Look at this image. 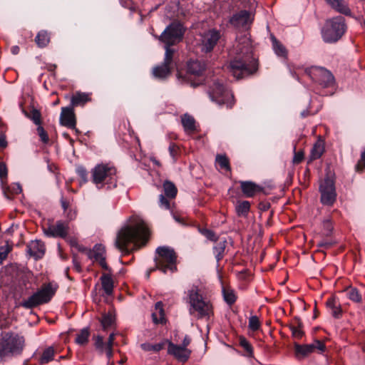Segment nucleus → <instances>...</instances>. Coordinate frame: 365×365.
Returning <instances> with one entry per match:
<instances>
[{
    "mask_svg": "<svg viewBox=\"0 0 365 365\" xmlns=\"http://www.w3.org/2000/svg\"><path fill=\"white\" fill-rule=\"evenodd\" d=\"M235 208L238 217H247L250 210V203L247 200L237 201Z\"/></svg>",
    "mask_w": 365,
    "mask_h": 365,
    "instance_id": "nucleus-34",
    "label": "nucleus"
},
{
    "mask_svg": "<svg viewBox=\"0 0 365 365\" xmlns=\"http://www.w3.org/2000/svg\"><path fill=\"white\" fill-rule=\"evenodd\" d=\"M171 46H168V45L165 44L164 48L165 50V57H164L163 62H165V63H168L172 67H174L173 56L175 53V50L174 48H171Z\"/></svg>",
    "mask_w": 365,
    "mask_h": 365,
    "instance_id": "nucleus-43",
    "label": "nucleus"
},
{
    "mask_svg": "<svg viewBox=\"0 0 365 365\" xmlns=\"http://www.w3.org/2000/svg\"><path fill=\"white\" fill-rule=\"evenodd\" d=\"M221 38L220 32L215 29H209L201 35V50L207 53L213 51Z\"/></svg>",
    "mask_w": 365,
    "mask_h": 365,
    "instance_id": "nucleus-15",
    "label": "nucleus"
},
{
    "mask_svg": "<svg viewBox=\"0 0 365 365\" xmlns=\"http://www.w3.org/2000/svg\"><path fill=\"white\" fill-rule=\"evenodd\" d=\"M320 201L324 205L332 206L336 200V192L333 180L324 179L319 185Z\"/></svg>",
    "mask_w": 365,
    "mask_h": 365,
    "instance_id": "nucleus-12",
    "label": "nucleus"
},
{
    "mask_svg": "<svg viewBox=\"0 0 365 365\" xmlns=\"http://www.w3.org/2000/svg\"><path fill=\"white\" fill-rule=\"evenodd\" d=\"M115 315L111 312H109L108 313L103 314L101 319H100L103 330H107L108 329L112 327L115 323Z\"/></svg>",
    "mask_w": 365,
    "mask_h": 365,
    "instance_id": "nucleus-36",
    "label": "nucleus"
},
{
    "mask_svg": "<svg viewBox=\"0 0 365 365\" xmlns=\"http://www.w3.org/2000/svg\"><path fill=\"white\" fill-rule=\"evenodd\" d=\"M168 341H163V342H160V343H158L156 344H153V351H159L162 350L164 348L165 344H168Z\"/></svg>",
    "mask_w": 365,
    "mask_h": 365,
    "instance_id": "nucleus-61",
    "label": "nucleus"
},
{
    "mask_svg": "<svg viewBox=\"0 0 365 365\" xmlns=\"http://www.w3.org/2000/svg\"><path fill=\"white\" fill-rule=\"evenodd\" d=\"M77 173L78 175V176L84 181V182H86L87 181V175H88V173H87V170H86V168H84L83 167H78L77 168Z\"/></svg>",
    "mask_w": 365,
    "mask_h": 365,
    "instance_id": "nucleus-54",
    "label": "nucleus"
},
{
    "mask_svg": "<svg viewBox=\"0 0 365 365\" xmlns=\"http://www.w3.org/2000/svg\"><path fill=\"white\" fill-rule=\"evenodd\" d=\"M271 41L272 48L276 55L284 59L287 58L288 51L286 47L273 35L271 36Z\"/></svg>",
    "mask_w": 365,
    "mask_h": 365,
    "instance_id": "nucleus-31",
    "label": "nucleus"
},
{
    "mask_svg": "<svg viewBox=\"0 0 365 365\" xmlns=\"http://www.w3.org/2000/svg\"><path fill=\"white\" fill-rule=\"evenodd\" d=\"M28 252L35 259L41 258L45 254V245L41 240H32L27 245Z\"/></svg>",
    "mask_w": 365,
    "mask_h": 365,
    "instance_id": "nucleus-24",
    "label": "nucleus"
},
{
    "mask_svg": "<svg viewBox=\"0 0 365 365\" xmlns=\"http://www.w3.org/2000/svg\"><path fill=\"white\" fill-rule=\"evenodd\" d=\"M90 336L89 329L88 327L83 328L76 335L75 341L76 344L83 346L86 345L88 341V337Z\"/></svg>",
    "mask_w": 365,
    "mask_h": 365,
    "instance_id": "nucleus-41",
    "label": "nucleus"
},
{
    "mask_svg": "<svg viewBox=\"0 0 365 365\" xmlns=\"http://www.w3.org/2000/svg\"><path fill=\"white\" fill-rule=\"evenodd\" d=\"M140 347L143 350L145 351H153V344L150 343H144L140 345Z\"/></svg>",
    "mask_w": 365,
    "mask_h": 365,
    "instance_id": "nucleus-62",
    "label": "nucleus"
},
{
    "mask_svg": "<svg viewBox=\"0 0 365 365\" xmlns=\"http://www.w3.org/2000/svg\"><path fill=\"white\" fill-rule=\"evenodd\" d=\"M259 68L258 60L253 56L249 47H244L230 62V70L237 79H242L255 74Z\"/></svg>",
    "mask_w": 365,
    "mask_h": 365,
    "instance_id": "nucleus-2",
    "label": "nucleus"
},
{
    "mask_svg": "<svg viewBox=\"0 0 365 365\" xmlns=\"http://www.w3.org/2000/svg\"><path fill=\"white\" fill-rule=\"evenodd\" d=\"M355 168L356 170L359 173L362 172L363 170L365 168V151L361 153L360 160L356 165Z\"/></svg>",
    "mask_w": 365,
    "mask_h": 365,
    "instance_id": "nucleus-52",
    "label": "nucleus"
},
{
    "mask_svg": "<svg viewBox=\"0 0 365 365\" xmlns=\"http://www.w3.org/2000/svg\"><path fill=\"white\" fill-rule=\"evenodd\" d=\"M60 123L62 125L77 131L76 115H60Z\"/></svg>",
    "mask_w": 365,
    "mask_h": 365,
    "instance_id": "nucleus-40",
    "label": "nucleus"
},
{
    "mask_svg": "<svg viewBox=\"0 0 365 365\" xmlns=\"http://www.w3.org/2000/svg\"><path fill=\"white\" fill-rule=\"evenodd\" d=\"M304 159V153L302 151L297 152L294 153L293 158V163L294 164L300 163Z\"/></svg>",
    "mask_w": 365,
    "mask_h": 365,
    "instance_id": "nucleus-57",
    "label": "nucleus"
},
{
    "mask_svg": "<svg viewBox=\"0 0 365 365\" xmlns=\"http://www.w3.org/2000/svg\"><path fill=\"white\" fill-rule=\"evenodd\" d=\"M91 101V93L77 91L71 98V105L75 107H83Z\"/></svg>",
    "mask_w": 365,
    "mask_h": 365,
    "instance_id": "nucleus-27",
    "label": "nucleus"
},
{
    "mask_svg": "<svg viewBox=\"0 0 365 365\" xmlns=\"http://www.w3.org/2000/svg\"><path fill=\"white\" fill-rule=\"evenodd\" d=\"M240 187L243 195L247 197H252L263 190V187L252 181H240Z\"/></svg>",
    "mask_w": 365,
    "mask_h": 365,
    "instance_id": "nucleus-23",
    "label": "nucleus"
},
{
    "mask_svg": "<svg viewBox=\"0 0 365 365\" xmlns=\"http://www.w3.org/2000/svg\"><path fill=\"white\" fill-rule=\"evenodd\" d=\"M302 327H303L302 322L300 320L297 321V326H294V325L289 326V329L292 331V334L294 338L300 339L303 336L304 333L302 330Z\"/></svg>",
    "mask_w": 365,
    "mask_h": 365,
    "instance_id": "nucleus-44",
    "label": "nucleus"
},
{
    "mask_svg": "<svg viewBox=\"0 0 365 365\" xmlns=\"http://www.w3.org/2000/svg\"><path fill=\"white\" fill-rule=\"evenodd\" d=\"M19 105L23 114H41L34 97L29 94H24Z\"/></svg>",
    "mask_w": 365,
    "mask_h": 365,
    "instance_id": "nucleus-20",
    "label": "nucleus"
},
{
    "mask_svg": "<svg viewBox=\"0 0 365 365\" xmlns=\"http://www.w3.org/2000/svg\"><path fill=\"white\" fill-rule=\"evenodd\" d=\"M158 256L155 257L156 268L163 273L177 270V255L173 249L168 247H159L156 250Z\"/></svg>",
    "mask_w": 365,
    "mask_h": 365,
    "instance_id": "nucleus-10",
    "label": "nucleus"
},
{
    "mask_svg": "<svg viewBox=\"0 0 365 365\" xmlns=\"http://www.w3.org/2000/svg\"><path fill=\"white\" fill-rule=\"evenodd\" d=\"M215 162L219 165L220 169L228 172L231 171L230 160L225 154H217L215 157Z\"/></svg>",
    "mask_w": 365,
    "mask_h": 365,
    "instance_id": "nucleus-38",
    "label": "nucleus"
},
{
    "mask_svg": "<svg viewBox=\"0 0 365 365\" xmlns=\"http://www.w3.org/2000/svg\"><path fill=\"white\" fill-rule=\"evenodd\" d=\"M208 95L212 101L220 106L232 108L235 103L233 94L228 89L222 78L213 79L208 88Z\"/></svg>",
    "mask_w": 365,
    "mask_h": 365,
    "instance_id": "nucleus-5",
    "label": "nucleus"
},
{
    "mask_svg": "<svg viewBox=\"0 0 365 365\" xmlns=\"http://www.w3.org/2000/svg\"><path fill=\"white\" fill-rule=\"evenodd\" d=\"M326 306L331 316L335 319H339L342 317L343 311L341 304L335 297H329L326 302Z\"/></svg>",
    "mask_w": 365,
    "mask_h": 365,
    "instance_id": "nucleus-26",
    "label": "nucleus"
},
{
    "mask_svg": "<svg viewBox=\"0 0 365 365\" xmlns=\"http://www.w3.org/2000/svg\"><path fill=\"white\" fill-rule=\"evenodd\" d=\"M104 352L106 353L108 363H110V359L113 356V346H110V345H106Z\"/></svg>",
    "mask_w": 365,
    "mask_h": 365,
    "instance_id": "nucleus-55",
    "label": "nucleus"
},
{
    "mask_svg": "<svg viewBox=\"0 0 365 365\" xmlns=\"http://www.w3.org/2000/svg\"><path fill=\"white\" fill-rule=\"evenodd\" d=\"M173 69V67L168 63L163 62L160 65L153 68V75L155 78L164 80L170 76Z\"/></svg>",
    "mask_w": 365,
    "mask_h": 365,
    "instance_id": "nucleus-25",
    "label": "nucleus"
},
{
    "mask_svg": "<svg viewBox=\"0 0 365 365\" xmlns=\"http://www.w3.org/2000/svg\"><path fill=\"white\" fill-rule=\"evenodd\" d=\"M35 42L39 48L46 47L50 42L49 34L45 30L40 31L35 38Z\"/></svg>",
    "mask_w": 365,
    "mask_h": 365,
    "instance_id": "nucleus-35",
    "label": "nucleus"
},
{
    "mask_svg": "<svg viewBox=\"0 0 365 365\" xmlns=\"http://www.w3.org/2000/svg\"><path fill=\"white\" fill-rule=\"evenodd\" d=\"M240 344L249 354H252L253 348L250 343L245 337H241L240 339Z\"/></svg>",
    "mask_w": 365,
    "mask_h": 365,
    "instance_id": "nucleus-50",
    "label": "nucleus"
},
{
    "mask_svg": "<svg viewBox=\"0 0 365 365\" xmlns=\"http://www.w3.org/2000/svg\"><path fill=\"white\" fill-rule=\"evenodd\" d=\"M323 226L324 228L327 231V233L330 232L333 229L331 221L329 219L324 220Z\"/></svg>",
    "mask_w": 365,
    "mask_h": 365,
    "instance_id": "nucleus-59",
    "label": "nucleus"
},
{
    "mask_svg": "<svg viewBox=\"0 0 365 365\" xmlns=\"http://www.w3.org/2000/svg\"><path fill=\"white\" fill-rule=\"evenodd\" d=\"M191 339L188 336H185L183 339L182 344L180 345L182 347L187 348L190 344Z\"/></svg>",
    "mask_w": 365,
    "mask_h": 365,
    "instance_id": "nucleus-63",
    "label": "nucleus"
},
{
    "mask_svg": "<svg viewBox=\"0 0 365 365\" xmlns=\"http://www.w3.org/2000/svg\"><path fill=\"white\" fill-rule=\"evenodd\" d=\"M152 319L154 324H163L166 322L165 317V312L163 309V304L162 302H158L155 305V309L152 313Z\"/></svg>",
    "mask_w": 365,
    "mask_h": 365,
    "instance_id": "nucleus-28",
    "label": "nucleus"
},
{
    "mask_svg": "<svg viewBox=\"0 0 365 365\" xmlns=\"http://www.w3.org/2000/svg\"><path fill=\"white\" fill-rule=\"evenodd\" d=\"M324 151V143L321 140L316 142L312 148L310 158L311 160L319 159Z\"/></svg>",
    "mask_w": 365,
    "mask_h": 365,
    "instance_id": "nucleus-39",
    "label": "nucleus"
},
{
    "mask_svg": "<svg viewBox=\"0 0 365 365\" xmlns=\"http://www.w3.org/2000/svg\"><path fill=\"white\" fill-rule=\"evenodd\" d=\"M12 247L9 245L8 242H5L4 245L0 247V264L6 259Z\"/></svg>",
    "mask_w": 365,
    "mask_h": 365,
    "instance_id": "nucleus-47",
    "label": "nucleus"
},
{
    "mask_svg": "<svg viewBox=\"0 0 365 365\" xmlns=\"http://www.w3.org/2000/svg\"><path fill=\"white\" fill-rule=\"evenodd\" d=\"M187 299L190 307V314H195L197 318H210L213 314L212 305L210 301L203 299L197 286H192L187 290Z\"/></svg>",
    "mask_w": 365,
    "mask_h": 365,
    "instance_id": "nucleus-3",
    "label": "nucleus"
},
{
    "mask_svg": "<svg viewBox=\"0 0 365 365\" xmlns=\"http://www.w3.org/2000/svg\"><path fill=\"white\" fill-rule=\"evenodd\" d=\"M309 75L314 82L322 88H332L334 86V77L327 69L322 67H313Z\"/></svg>",
    "mask_w": 365,
    "mask_h": 365,
    "instance_id": "nucleus-13",
    "label": "nucleus"
},
{
    "mask_svg": "<svg viewBox=\"0 0 365 365\" xmlns=\"http://www.w3.org/2000/svg\"><path fill=\"white\" fill-rule=\"evenodd\" d=\"M212 248V252L217 262H220L225 257V249L227 245L226 240H217Z\"/></svg>",
    "mask_w": 365,
    "mask_h": 365,
    "instance_id": "nucleus-30",
    "label": "nucleus"
},
{
    "mask_svg": "<svg viewBox=\"0 0 365 365\" xmlns=\"http://www.w3.org/2000/svg\"><path fill=\"white\" fill-rule=\"evenodd\" d=\"M24 336L11 331L0 334V360L20 354L24 346Z\"/></svg>",
    "mask_w": 365,
    "mask_h": 365,
    "instance_id": "nucleus-4",
    "label": "nucleus"
},
{
    "mask_svg": "<svg viewBox=\"0 0 365 365\" xmlns=\"http://www.w3.org/2000/svg\"><path fill=\"white\" fill-rule=\"evenodd\" d=\"M58 286L52 283L43 284L41 289L31 295L21 303L26 309H32L41 304H46L51 301L56 294Z\"/></svg>",
    "mask_w": 365,
    "mask_h": 365,
    "instance_id": "nucleus-9",
    "label": "nucleus"
},
{
    "mask_svg": "<svg viewBox=\"0 0 365 365\" xmlns=\"http://www.w3.org/2000/svg\"><path fill=\"white\" fill-rule=\"evenodd\" d=\"M70 230L68 221L57 220L54 224H49L43 228V233L49 237L66 239Z\"/></svg>",
    "mask_w": 365,
    "mask_h": 365,
    "instance_id": "nucleus-14",
    "label": "nucleus"
},
{
    "mask_svg": "<svg viewBox=\"0 0 365 365\" xmlns=\"http://www.w3.org/2000/svg\"><path fill=\"white\" fill-rule=\"evenodd\" d=\"M249 329L253 331H257L261 327V323L257 316H251L249 318Z\"/></svg>",
    "mask_w": 365,
    "mask_h": 365,
    "instance_id": "nucleus-46",
    "label": "nucleus"
},
{
    "mask_svg": "<svg viewBox=\"0 0 365 365\" xmlns=\"http://www.w3.org/2000/svg\"><path fill=\"white\" fill-rule=\"evenodd\" d=\"M33 123L37 126L36 133L39 137L41 142L43 144H48L49 143V137L47 131L43 126V120L41 115H27Z\"/></svg>",
    "mask_w": 365,
    "mask_h": 365,
    "instance_id": "nucleus-22",
    "label": "nucleus"
},
{
    "mask_svg": "<svg viewBox=\"0 0 365 365\" xmlns=\"http://www.w3.org/2000/svg\"><path fill=\"white\" fill-rule=\"evenodd\" d=\"M185 29L179 21H172L157 38L168 46H174L180 42L184 36Z\"/></svg>",
    "mask_w": 365,
    "mask_h": 365,
    "instance_id": "nucleus-11",
    "label": "nucleus"
},
{
    "mask_svg": "<svg viewBox=\"0 0 365 365\" xmlns=\"http://www.w3.org/2000/svg\"><path fill=\"white\" fill-rule=\"evenodd\" d=\"M55 351L52 346L46 348L42 353L39 359V362L42 364H47L53 359Z\"/></svg>",
    "mask_w": 365,
    "mask_h": 365,
    "instance_id": "nucleus-42",
    "label": "nucleus"
},
{
    "mask_svg": "<svg viewBox=\"0 0 365 365\" xmlns=\"http://www.w3.org/2000/svg\"><path fill=\"white\" fill-rule=\"evenodd\" d=\"M61 203L64 212H66L69 207V202L66 199L62 197L61 199Z\"/></svg>",
    "mask_w": 365,
    "mask_h": 365,
    "instance_id": "nucleus-64",
    "label": "nucleus"
},
{
    "mask_svg": "<svg viewBox=\"0 0 365 365\" xmlns=\"http://www.w3.org/2000/svg\"><path fill=\"white\" fill-rule=\"evenodd\" d=\"M325 344L320 340H314L312 344H295L294 351L297 356H301L303 357L307 356L312 353L318 351L322 353L325 351Z\"/></svg>",
    "mask_w": 365,
    "mask_h": 365,
    "instance_id": "nucleus-16",
    "label": "nucleus"
},
{
    "mask_svg": "<svg viewBox=\"0 0 365 365\" xmlns=\"http://www.w3.org/2000/svg\"><path fill=\"white\" fill-rule=\"evenodd\" d=\"M164 195L161 194L159 196V204L161 207L166 210H170V204L169 199L175 197L178 190L175 185L170 181H165L163 183Z\"/></svg>",
    "mask_w": 365,
    "mask_h": 365,
    "instance_id": "nucleus-17",
    "label": "nucleus"
},
{
    "mask_svg": "<svg viewBox=\"0 0 365 365\" xmlns=\"http://www.w3.org/2000/svg\"><path fill=\"white\" fill-rule=\"evenodd\" d=\"M206 64L199 60H190L187 62V71L185 75L178 72L177 78L182 82L190 83L191 86L196 87L202 84L205 81L204 74Z\"/></svg>",
    "mask_w": 365,
    "mask_h": 365,
    "instance_id": "nucleus-6",
    "label": "nucleus"
},
{
    "mask_svg": "<svg viewBox=\"0 0 365 365\" xmlns=\"http://www.w3.org/2000/svg\"><path fill=\"white\" fill-rule=\"evenodd\" d=\"M7 177V168L5 163L0 162V178L1 180Z\"/></svg>",
    "mask_w": 365,
    "mask_h": 365,
    "instance_id": "nucleus-56",
    "label": "nucleus"
},
{
    "mask_svg": "<svg viewBox=\"0 0 365 365\" xmlns=\"http://www.w3.org/2000/svg\"><path fill=\"white\" fill-rule=\"evenodd\" d=\"M116 174L117 170L113 165L110 163H100L92 169V182L99 188L105 185H110L115 187Z\"/></svg>",
    "mask_w": 365,
    "mask_h": 365,
    "instance_id": "nucleus-7",
    "label": "nucleus"
},
{
    "mask_svg": "<svg viewBox=\"0 0 365 365\" xmlns=\"http://www.w3.org/2000/svg\"><path fill=\"white\" fill-rule=\"evenodd\" d=\"M61 114H75L74 113V106L71 105V103L66 107H63L61 108Z\"/></svg>",
    "mask_w": 365,
    "mask_h": 365,
    "instance_id": "nucleus-58",
    "label": "nucleus"
},
{
    "mask_svg": "<svg viewBox=\"0 0 365 365\" xmlns=\"http://www.w3.org/2000/svg\"><path fill=\"white\" fill-rule=\"evenodd\" d=\"M73 269L78 273L81 272L82 268H81V262L76 254L73 255Z\"/></svg>",
    "mask_w": 365,
    "mask_h": 365,
    "instance_id": "nucleus-53",
    "label": "nucleus"
},
{
    "mask_svg": "<svg viewBox=\"0 0 365 365\" xmlns=\"http://www.w3.org/2000/svg\"><path fill=\"white\" fill-rule=\"evenodd\" d=\"M346 30L345 19L339 16L329 19L322 31L323 40L326 43H335L344 34Z\"/></svg>",
    "mask_w": 365,
    "mask_h": 365,
    "instance_id": "nucleus-8",
    "label": "nucleus"
},
{
    "mask_svg": "<svg viewBox=\"0 0 365 365\" xmlns=\"http://www.w3.org/2000/svg\"><path fill=\"white\" fill-rule=\"evenodd\" d=\"M6 137L2 132L0 133V148H5L7 146Z\"/></svg>",
    "mask_w": 365,
    "mask_h": 365,
    "instance_id": "nucleus-60",
    "label": "nucleus"
},
{
    "mask_svg": "<svg viewBox=\"0 0 365 365\" xmlns=\"http://www.w3.org/2000/svg\"><path fill=\"white\" fill-rule=\"evenodd\" d=\"M87 256L89 259L98 262L100 266L105 270H108L109 267L106 262V249L101 244L96 245L93 250L87 251Z\"/></svg>",
    "mask_w": 365,
    "mask_h": 365,
    "instance_id": "nucleus-18",
    "label": "nucleus"
},
{
    "mask_svg": "<svg viewBox=\"0 0 365 365\" xmlns=\"http://www.w3.org/2000/svg\"><path fill=\"white\" fill-rule=\"evenodd\" d=\"M150 237V230L139 217H132L129 223L118 232L115 247L124 255H129L145 246Z\"/></svg>",
    "mask_w": 365,
    "mask_h": 365,
    "instance_id": "nucleus-1",
    "label": "nucleus"
},
{
    "mask_svg": "<svg viewBox=\"0 0 365 365\" xmlns=\"http://www.w3.org/2000/svg\"><path fill=\"white\" fill-rule=\"evenodd\" d=\"M168 353L173 356L175 359L181 362H185L190 358L191 351L185 347L176 345L172 341H168Z\"/></svg>",
    "mask_w": 365,
    "mask_h": 365,
    "instance_id": "nucleus-21",
    "label": "nucleus"
},
{
    "mask_svg": "<svg viewBox=\"0 0 365 365\" xmlns=\"http://www.w3.org/2000/svg\"><path fill=\"white\" fill-rule=\"evenodd\" d=\"M347 297L354 302H360L361 301V295L356 288L350 287L346 290Z\"/></svg>",
    "mask_w": 365,
    "mask_h": 365,
    "instance_id": "nucleus-45",
    "label": "nucleus"
},
{
    "mask_svg": "<svg viewBox=\"0 0 365 365\" xmlns=\"http://www.w3.org/2000/svg\"><path fill=\"white\" fill-rule=\"evenodd\" d=\"M102 288L107 295H110L113 291V280L111 274L103 273L101 277Z\"/></svg>",
    "mask_w": 365,
    "mask_h": 365,
    "instance_id": "nucleus-33",
    "label": "nucleus"
},
{
    "mask_svg": "<svg viewBox=\"0 0 365 365\" xmlns=\"http://www.w3.org/2000/svg\"><path fill=\"white\" fill-rule=\"evenodd\" d=\"M181 123L185 132L188 135L193 134L197 130L196 121L192 115H182Z\"/></svg>",
    "mask_w": 365,
    "mask_h": 365,
    "instance_id": "nucleus-29",
    "label": "nucleus"
},
{
    "mask_svg": "<svg viewBox=\"0 0 365 365\" xmlns=\"http://www.w3.org/2000/svg\"><path fill=\"white\" fill-rule=\"evenodd\" d=\"M230 23L236 28H246L252 23V14L249 11L241 10L233 14Z\"/></svg>",
    "mask_w": 365,
    "mask_h": 365,
    "instance_id": "nucleus-19",
    "label": "nucleus"
},
{
    "mask_svg": "<svg viewBox=\"0 0 365 365\" xmlns=\"http://www.w3.org/2000/svg\"><path fill=\"white\" fill-rule=\"evenodd\" d=\"M200 233L204 235L207 240L217 242L218 240V237L216 235L215 232L211 230L203 228L201 229Z\"/></svg>",
    "mask_w": 365,
    "mask_h": 365,
    "instance_id": "nucleus-49",
    "label": "nucleus"
},
{
    "mask_svg": "<svg viewBox=\"0 0 365 365\" xmlns=\"http://www.w3.org/2000/svg\"><path fill=\"white\" fill-rule=\"evenodd\" d=\"M94 339V345L98 351L102 354L104 353V348L106 346V344L103 341V338L101 336H96L93 337Z\"/></svg>",
    "mask_w": 365,
    "mask_h": 365,
    "instance_id": "nucleus-48",
    "label": "nucleus"
},
{
    "mask_svg": "<svg viewBox=\"0 0 365 365\" xmlns=\"http://www.w3.org/2000/svg\"><path fill=\"white\" fill-rule=\"evenodd\" d=\"M222 296L225 302L232 306L237 300L235 292L230 287H222Z\"/></svg>",
    "mask_w": 365,
    "mask_h": 365,
    "instance_id": "nucleus-37",
    "label": "nucleus"
},
{
    "mask_svg": "<svg viewBox=\"0 0 365 365\" xmlns=\"http://www.w3.org/2000/svg\"><path fill=\"white\" fill-rule=\"evenodd\" d=\"M326 1L336 11L346 16L351 15V10L344 0H326Z\"/></svg>",
    "mask_w": 365,
    "mask_h": 365,
    "instance_id": "nucleus-32",
    "label": "nucleus"
},
{
    "mask_svg": "<svg viewBox=\"0 0 365 365\" xmlns=\"http://www.w3.org/2000/svg\"><path fill=\"white\" fill-rule=\"evenodd\" d=\"M168 150L170 155L173 160L176 161L177 157L178 156L180 152L179 147L176 144L171 143L169 145Z\"/></svg>",
    "mask_w": 365,
    "mask_h": 365,
    "instance_id": "nucleus-51",
    "label": "nucleus"
}]
</instances>
